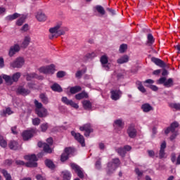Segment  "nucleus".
<instances>
[{"label":"nucleus","instance_id":"obj_1","mask_svg":"<svg viewBox=\"0 0 180 180\" xmlns=\"http://www.w3.org/2000/svg\"><path fill=\"white\" fill-rule=\"evenodd\" d=\"M61 26H62V23L60 22L56 26L49 30V32L51 34V36L50 37V39H53V37L57 39V37L60 36H63V34H65V32H67L68 29L66 27H63Z\"/></svg>","mask_w":180,"mask_h":180},{"label":"nucleus","instance_id":"obj_2","mask_svg":"<svg viewBox=\"0 0 180 180\" xmlns=\"http://www.w3.org/2000/svg\"><path fill=\"white\" fill-rule=\"evenodd\" d=\"M34 103L36 106L35 112L37 115H38L39 117H46V116H47V110L43 108L41 103H39L37 100L34 101Z\"/></svg>","mask_w":180,"mask_h":180},{"label":"nucleus","instance_id":"obj_3","mask_svg":"<svg viewBox=\"0 0 180 180\" xmlns=\"http://www.w3.org/2000/svg\"><path fill=\"white\" fill-rule=\"evenodd\" d=\"M24 158L27 161H29L25 164L26 167H28L29 168L37 167V162H36V161H37V157H36V155H25Z\"/></svg>","mask_w":180,"mask_h":180},{"label":"nucleus","instance_id":"obj_4","mask_svg":"<svg viewBox=\"0 0 180 180\" xmlns=\"http://www.w3.org/2000/svg\"><path fill=\"white\" fill-rule=\"evenodd\" d=\"M46 143H48V144L46 143L39 142L38 147H44V151L50 154L53 153V149L51 148V146H53V138H49L46 139Z\"/></svg>","mask_w":180,"mask_h":180},{"label":"nucleus","instance_id":"obj_5","mask_svg":"<svg viewBox=\"0 0 180 180\" xmlns=\"http://www.w3.org/2000/svg\"><path fill=\"white\" fill-rule=\"evenodd\" d=\"M17 18H19V19L17 20L16 24L18 25V26H22V25L25 23V20H26V15H20L15 13L7 17L8 20H15V19H17Z\"/></svg>","mask_w":180,"mask_h":180},{"label":"nucleus","instance_id":"obj_6","mask_svg":"<svg viewBox=\"0 0 180 180\" xmlns=\"http://www.w3.org/2000/svg\"><path fill=\"white\" fill-rule=\"evenodd\" d=\"M39 71L42 74H54V72L56 71V66H54V65L42 66L39 69Z\"/></svg>","mask_w":180,"mask_h":180},{"label":"nucleus","instance_id":"obj_7","mask_svg":"<svg viewBox=\"0 0 180 180\" xmlns=\"http://www.w3.org/2000/svg\"><path fill=\"white\" fill-rule=\"evenodd\" d=\"M179 126V124H178V122H173L170 127L167 128L165 131V134H168V133H169V131H172V133H174L171 136H170V140H174V139H175V137H176V132L175 131V129L176 127H178Z\"/></svg>","mask_w":180,"mask_h":180},{"label":"nucleus","instance_id":"obj_8","mask_svg":"<svg viewBox=\"0 0 180 180\" xmlns=\"http://www.w3.org/2000/svg\"><path fill=\"white\" fill-rule=\"evenodd\" d=\"M72 153H74V149L72 148H65L64 153L60 157V161L63 162H64V161H67Z\"/></svg>","mask_w":180,"mask_h":180},{"label":"nucleus","instance_id":"obj_9","mask_svg":"<svg viewBox=\"0 0 180 180\" xmlns=\"http://www.w3.org/2000/svg\"><path fill=\"white\" fill-rule=\"evenodd\" d=\"M80 131H85L84 136L86 137H89V134L94 131L91 124H85L84 125L79 127Z\"/></svg>","mask_w":180,"mask_h":180},{"label":"nucleus","instance_id":"obj_10","mask_svg":"<svg viewBox=\"0 0 180 180\" xmlns=\"http://www.w3.org/2000/svg\"><path fill=\"white\" fill-rule=\"evenodd\" d=\"M71 134L73 136L75 140H77V141L82 144V147H85V139H84V136L81 135L79 133H75L74 131L71 132Z\"/></svg>","mask_w":180,"mask_h":180},{"label":"nucleus","instance_id":"obj_11","mask_svg":"<svg viewBox=\"0 0 180 180\" xmlns=\"http://www.w3.org/2000/svg\"><path fill=\"white\" fill-rule=\"evenodd\" d=\"M25 64V59L23 58L20 57L18 58L14 62L11 63V67L12 68H20Z\"/></svg>","mask_w":180,"mask_h":180},{"label":"nucleus","instance_id":"obj_12","mask_svg":"<svg viewBox=\"0 0 180 180\" xmlns=\"http://www.w3.org/2000/svg\"><path fill=\"white\" fill-rule=\"evenodd\" d=\"M119 165H120V160L119 159L112 160V162H109L108 165V171H115Z\"/></svg>","mask_w":180,"mask_h":180},{"label":"nucleus","instance_id":"obj_13","mask_svg":"<svg viewBox=\"0 0 180 180\" xmlns=\"http://www.w3.org/2000/svg\"><path fill=\"white\" fill-rule=\"evenodd\" d=\"M70 166H71L72 169H74V171H75V172H77V174L79 178H84V172L82 171V169H81V167H79V166H78L75 163H72L70 165Z\"/></svg>","mask_w":180,"mask_h":180},{"label":"nucleus","instance_id":"obj_14","mask_svg":"<svg viewBox=\"0 0 180 180\" xmlns=\"http://www.w3.org/2000/svg\"><path fill=\"white\" fill-rule=\"evenodd\" d=\"M34 133H36V131L34 129H30V130L24 131L22 133L23 140L26 141V140H29V139H32Z\"/></svg>","mask_w":180,"mask_h":180},{"label":"nucleus","instance_id":"obj_15","mask_svg":"<svg viewBox=\"0 0 180 180\" xmlns=\"http://www.w3.org/2000/svg\"><path fill=\"white\" fill-rule=\"evenodd\" d=\"M62 102H63V103H65V105H69L70 106H72V108H75V109H78V108H79L78 104L74 103V101L71 100H68L67 97H63Z\"/></svg>","mask_w":180,"mask_h":180},{"label":"nucleus","instance_id":"obj_16","mask_svg":"<svg viewBox=\"0 0 180 180\" xmlns=\"http://www.w3.org/2000/svg\"><path fill=\"white\" fill-rule=\"evenodd\" d=\"M122 96V91L120 90H112L111 91V99L112 101H117Z\"/></svg>","mask_w":180,"mask_h":180},{"label":"nucleus","instance_id":"obj_17","mask_svg":"<svg viewBox=\"0 0 180 180\" xmlns=\"http://www.w3.org/2000/svg\"><path fill=\"white\" fill-rule=\"evenodd\" d=\"M127 134H129V136L131 137V139H134V137H136L137 131L136 129H134V126L131 125L128 128Z\"/></svg>","mask_w":180,"mask_h":180},{"label":"nucleus","instance_id":"obj_18","mask_svg":"<svg viewBox=\"0 0 180 180\" xmlns=\"http://www.w3.org/2000/svg\"><path fill=\"white\" fill-rule=\"evenodd\" d=\"M19 50H20V46H19L18 44H15L14 46H11L8 53L10 57H12L14 54H16Z\"/></svg>","mask_w":180,"mask_h":180},{"label":"nucleus","instance_id":"obj_19","mask_svg":"<svg viewBox=\"0 0 180 180\" xmlns=\"http://www.w3.org/2000/svg\"><path fill=\"white\" fill-rule=\"evenodd\" d=\"M131 150V147L130 146H126L124 148H120L117 150V153L120 154V155H124L126 154V151H130Z\"/></svg>","mask_w":180,"mask_h":180},{"label":"nucleus","instance_id":"obj_20","mask_svg":"<svg viewBox=\"0 0 180 180\" xmlns=\"http://www.w3.org/2000/svg\"><path fill=\"white\" fill-rule=\"evenodd\" d=\"M165 148H167V143L165 141H163L160 145V150L159 153L160 158H164L165 157Z\"/></svg>","mask_w":180,"mask_h":180},{"label":"nucleus","instance_id":"obj_21","mask_svg":"<svg viewBox=\"0 0 180 180\" xmlns=\"http://www.w3.org/2000/svg\"><path fill=\"white\" fill-rule=\"evenodd\" d=\"M33 78H37V79H43V77L38 76L37 75H36L34 73L26 75L27 81H32V79H33Z\"/></svg>","mask_w":180,"mask_h":180},{"label":"nucleus","instance_id":"obj_22","mask_svg":"<svg viewBox=\"0 0 180 180\" xmlns=\"http://www.w3.org/2000/svg\"><path fill=\"white\" fill-rule=\"evenodd\" d=\"M82 105H83V108L86 110H91V109H92V103H91V101L88 100L83 101Z\"/></svg>","mask_w":180,"mask_h":180},{"label":"nucleus","instance_id":"obj_23","mask_svg":"<svg viewBox=\"0 0 180 180\" xmlns=\"http://www.w3.org/2000/svg\"><path fill=\"white\" fill-rule=\"evenodd\" d=\"M36 18L37 20H39V22H44L47 19L46 15L41 12H38L36 15Z\"/></svg>","mask_w":180,"mask_h":180},{"label":"nucleus","instance_id":"obj_24","mask_svg":"<svg viewBox=\"0 0 180 180\" xmlns=\"http://www.w3.org/2000/svg\"><path fill=\"white\" fill-rule=\"evenodd\" d=\"M17 93L20 94V95H29V94H30V91L26 90L23 87L20 86L17 89Z\"/></svg>","mask_w":180,"mask_h":180},{"label":"nucleus","instance_id":"obj_25","mask_svg":"<svg viewBox=\"0 0 180 180\" xmlns=\"http://www.w3.org/2000/svg\"><path fill=\"white\" fill-rule=\"evenodd\" d=\"M30 43V37L29 36L25 37L24 40L21 44V47L26 49V47L29 46Z\"/></svg>","mask_w":180,"mask_h":180},{"label":"nucleus","instance_id":"obj_26","mask_svg":"<svg viewBox=\"0 0 180 180\" xmlns=\"http://www.w3.org/2000/svg\"><path fill=\"white\" fill-rule=\"evenodd\" d=\"M136 84L139 91H140V92H142V94H146V88H144V86H143V84L141 83V82L137 81Z\"/></svg>","mask_w":180,"mask_h":180},{"label":"nucleus","instance_id":"obj_27","mask_svg":"<svg viewBox=\"0 0 180 180\" xmlns=\"http://www.w3.org/2000/svg\"><path fill=\"white\" fill-rule=\"evenodd\" d=\"M84 98H88V94L85 91L79 93L75 96V98L77 99V101H81V99H84Z\"/></svg>","mask_w":180,"mask_h":180},{"label":"nucleus","instance_id":"obj_28","mask_svg":"<svg viewBox=\"0 0 180 180\" xmlns=\"http://www.w3.org/2000/svg\"><path fill=\"white\" fill-rule=\"evenodd\" d=\"M151 61L156 64V65H159V67H164V62L157 58H152Z\"/></svg>","mask_w":180,"mask_h":180},{"label":"nucleus","instance_id":"obj_29","mask_svg":"<svg viewBox=\"0 0 180 180\" xmlns=\"http://www.w3.org/2000/svg\"><path fill=\"white\" fill-rule=\"evenodd\" d=\"M101 63L103 65V67H105V70H109V68L105 66V64H108V56H106L105 55L101 56Z\"/></svg>","mask_w":180,"mask_h":180},{"label":"nucleus","instance_id":"obj_30","mask_svg":"<svg viewBox=\"0 0 180 180\" xmlns=\"http://www.w3.org/2000/svg\"><path fill=\"white\" fill-rule=\"evenodd\" d=\"M51 88L55 92H63V89H61V86L58 84H54Z\"/></svg>","mask_w":180,"mask_h":180},{"label":"nucleus","instance_id":"obj_31","mask_svg":"<svg viewBox=\"0 0 180 180\" xmlns=\"http://www.w3.org/2000/svg\"><path fill=\"white\" fill-rule=\"evenodd\" d=\"M9 148L11 150H18V148H19V145L18 144V142L15 141H11L9 143Z\"/></svg>","mask_w":180,"mask_h":180},{"label":"nucleus","instance_id":"obj_32","mask_svg":"<svg viewBox=\"0 0 180 180\" xmlns=\"http://www.w3.org/2000/svg\"><path fill=\"white\" fill-rule=\"evenodd\" d=\"M127 61H129V56H124L117 60L118 64H124Z\"/></svg>","mask_w":180,"mask_h":180},{"label":"nucleus","instance_id":"obj_33","mask_svg":"<svg viewBox=\"0 0 180 180\" xmlns=\"http://www.w3.org/2000/svg\"><path fill=\"white\" fill-rule=\"evenodd\" d=\"M2 78L4 80L6 81V84H8V85H11L12 84V77H11L10 76H8L6 75H2Z\"/></svg>","mask_w":180,"mask_h":180},{"label":"nucleus","instance_id":"obj_34","mask_svg":"<svg viewBox=\"0 0 180 180\" xmlns=\"http://www.w3.org/2000/svg\"><path fill=\"white\" fill-rule=\"evenodd\" d=\"M63 180H70L71 179V173L68 171H65L62 172Z\"/></svg>","mask_w":180,"mask_h":180},{"label":"nucleus","instance_id":"obj_35","mask_svg":"<svg viewBox=\"0 0 180 180\" xmlns=\"http://www.w3.org/2000/svg\"><path fill=\"white\" fill-rule=\"evenodd\" d=\"M141 108L143 112H150V110H153V107L148 103L143 104Z\"/></svg>","mask_w":180,"mask_h":180},{"label":"nucleus","instance_id":"obj_36","mask_svg":"<svg viewBox=\"0 0 180 180\" xmlns=\"http://www.w3.org/2000/svg\"><path fill=\"white\" fill-rule=\"evenodd\" d=\"M81 86H74V87H71L70 91V93L72 94H77V92H79L81 91Z\"/></svg>","mask_w":180,"mask_h":180},{"label":"nucleus","instance_id":"obj_37","mask_svg":"<svg viewBox=\"0 0 180 180\" xmlns=\"http://www.w3.org/2000/svg\"><path fill=\"white\" fill-rule=\"evenodd\" d=\"M0 146H1V147H3L4 148H5V147H6V146H8V143L4 139V136H2L1 135H0Z\"/></svg>","mask_w":180,"mask_h":180},{"label":"nucleus","instance_id":"obj_38","mask_svg":"<svg viewBox=\"0 0 180 180\" xmlns=\"http://www.w3.org/2000/svg\"><path fill=\"white\" fill-rule=\"evenodd\" d=\"M45 164H46V167H48V168H51V169H53V168H55L54 163H53V162H51V160H46L45 161Z\"/></svg>","mask_w":180,"mask_h":180},{"label":"nucleus","instance_id":"obj_39","mask_svg":"<svg viewBox=\"0 0 180 180\" xmlns=\"http://www.w3.org/2000/svg\"><path fill=\"white\" fill-rule=\"evenodd\" d=\"M19 78H20V73L17 72L15 73L13 77H11L12 79V82H18V80L19 79Z\"/></svg>","mask_w":180,"mask_h":180},{"label":"nucleus","instance_id":"obj_40","mask_svg":"<svg viewBox=\"0 0 180 180\" xmlns=\"http://www.w3.org/2000/svg\"><path fill=\"white\" fill-rule=\"evenodd\" d=\"M39 98L43 103H44L45 105H47V103H49V98L46 97V95L42 94L39 96Z\"/></svg>","mask_w":180,"mask_h":180},{"label":"nucleus","instance_id":"obj_41","mask_svg":"<svg viewBox=\"0 0 180 180\" xmlns=\"http://www.w3.org/2000/svg\"><path fill=\"white\" fill-rule=\"evenodd\" d=\"M1 172L4 176L6 178V180H12V177L11 176V174H8V172H6V170L3 169Z\"/></svg>","mask_w":180,"mask_h":180},{"label":"nucleus","instance_id":"obj_42","mask_svg":"<svg viewBox=\"0 0 180 180\" xmlns=\"http://www.w3.org/2000/svg\"><path fill=\"white\" fill-rule=\"evenodd\" d=\"M96 11L98 12V13H101V15H105V9L103 7L101 6H96Z\"/></svg>","mask_w":180,"mask_h":180},{"label":"nucleus","instance_id":"obj_43","mask_svg":"<svg viewBox=\"0 0 180 180\" xmlns=\"http://www.w3.org/2000/svg\"><path fill=\"white\" fill-rule=\"evenodd\" d=\"M115 124L117 126V127H120V129L123 128V126H124V124L122 121V120H117L115 122Z\"/></svg>","mask_w":180,"mask_h":180},{"label":"nucleus","instance_id":"obj_44","mask_svg":"<svg viewBox=\"0 0 180 180\" xmlns=\"http://www.w3.org/2000/svg\"><path fill=\"white\" fill-rule=\"evenodd\" d=\"M169 106L170 108H172V109H175V110H180L179 103H171Z\"/></svg>","mask_w":180,"mask_h":180},{"label":"nucleus","instance_id":"obj_45","mask_svg":"<svg viewBox=\"0 0 180 180\" xmlns=\"http://www.w3.org/2000/svg\"><path fill=\"white\" fill-rule=\"evenodd\" d=\"M85 72H86V69H84L83 70H79L76 73V78H79L81 77V75H82V74H85Z\"/></svg>","mask_w":180,"mask_h":180},{"label":"nucleus","instance_id":"obj_46","mask_svg":"<svg viewBox=\"0 0 180 180\" xmlns=\"http://www.w3.org/2000/svg\"><path fill=\"white\" fill-rule=\"evenodd\" d=\"M172 79H169L167 81L165 82V86L169 88V86H172Z\"/></svg>","mask_w":180,"mask_h":180},{"label":"nucleus","instance_id":"obj_47","mask_svg":"<svg viewBox=\"0 0 180 180\" xmlns=\"http://www.w3.org/2000/svg\"><path fill=\"white\" fill-rule=\"evenodd\" d=\"M126 50H127V44H122L120 47V53H124Z\"/></svg>","mask_w":180,"mask_h":180},{"label":"nucleus","instance_id":"obj_48","mask_svg":"<svg viewBox=\"0 0 180 180\" xmlns=\"http://www.w3.org/2000/svg\"><path fill=\"white\" fill-rule=\"evenodd\" d=\"M32 124L34 126H39L40 124V119L34 118L32 120Z\"/></svg>","mask_w":180,"mask_h":180},{"label":"nucleus","instance_id":"obj_49","mask_svg":"<svg viewBox=\"0 0 180 180\" xmlns=\"http://www.w3.org/2000/svg\"><path fill=\"white\" fill-rule=\"evenodd\" d=\"M148 41L150 44L154 43V37L150 34L148 35Z\"/></svg>","mask_w":180,"mask_h":180},{"label":"nucleus","instance_id":"obj_50","mask_svg":"<svg viewBox=\"0 0 180 180\" xmlns=\"http://www.w3.org/2000/svg\"><path fill=\"white\" fill-rule=\"evenodd\" d=\"M41 131H46L47 129H49V124H42L41 125Z\"/></svg>","mask_w":180,"mask_h":180},{"label":"nucleus","instance_id":"obj_51","mask_svg":"<svg viewBox=\"0 0 180 180\" xmlns=\"http://www.w3.org/2000/svg\"><path fill=\"white\" fill-rule=\"evenodd\" d=\"M65 72L64 71H59L57 73L58 78H63V77H65Z\"/></svg>","mask_w":180,"mask_h":180},{"label":"nucleus","instance_id":"obj_52","mask_svg":"<svg viewBox=\"0 0 180 180\" xmlns=\"http://www.w3.org/2000/svg\"><path fill=\"white\" fill-rule=\"evenodd\" d=\"M166 81H167V78L161 77L160 79H158V84H164V85H165Z\"/></svg>","mask_w":180,"mask_h":180},{"label":"nucleus","instance_id":"obj_53","mask_svg":"<svg viewBox=\"0 0 180 180\" xmlns=\"http://www.w3.org/2000/svg\"><path fill=\"white\" fill-rule=\"evenodd\" d=\"M5 67V62L4 61V58L0 57V68H4Z\"/></svg>","mask_w":180,"mask_h":180},{"label":"nucleus","instance_id":"obj_54","mask_svg":"<svg viewBox=\"0 0 180 180\" xmlns=\"http://www.w3.org/2000/svg\"><path fill=\"white\" fill-rule=\"evenodd\" d=\"M22 32H27L29 30V25L27 24H25L21 29Z\"/></svg>","mask_w":180,"mask_h":180},{"label":"nucleus","instance_id":"obj_55","mask_svg":"<svg viewBox=\"0 0 180 180\" xmlns=\"http://www.w3.org/2000/svg\"><path fill=\"white\" fill-rule=\"evenodd\" d=\"M13 112L11 108H6V111L4 112V115H12Z\"/></svg>","mask_w":180,"mask_h":180},{"label":"nucleus","instance_id":"obj_56","mask_svg":"<svg viewBox=\"0 0 180 180\" xmlns=\"http://www.w3.org/2000/svg\"><path fill=\"white\" fill-rule=\"evenodd\" d=\"M135 172L138 175V176H141V175H143V172H140L138 168L135 169Z\"/></svg>","mask_w":180,"mask_h":180},{"label":"nucleus","instance_id":"obj_57","mask_svg":"<svg viewBox=\"0 0 180 180\" xmlns=\"http://www.w3.org/2000/svg\"><path fill=\"white\" fill-rule=\"evenodd\" d=\"M145 84H154V80L151 79H146L145 82H144Z\"/></svg>","mask_w":180,"mask_h":180},{"label":"nucleus","instance_id":"obj_58","mask_svg":"<svg viewBox=\"0 0 180 180\" xmlns=\"http://www.w3.org/2000/svg\"><path fill=\"white\" fill-rule=\"evenodd\" d=\"M100 150H105V143H100L98 144Z\"/></svg>","mask_w":180,"mask_h":180},{"label":"nucleus","instance_id":"obj_59","mask_svg":"<svg viewBox=\"0 0 180 180\" xmlns=\"http://www.w3.org/2000/svg\"><path fill=\"white\" fill-rule=\"evenodd\" d=\"M15 163L17 164V165H25V162L22 160H17Z\"/></svg>","mask_w":180,"mask_h":180},{"label":"nucleus","instance_id":"obj_60","mask_svg":"<svg viewBox=\"0 0 180 180\" xmlns=\"http://www.w3.org/2000/svg\"><path fill=\"white\" fill-rule=\"evenodd\" d=\"M11 131L13 134H18V131H16V127H13L11 128Z\"/></svg>","mask_w":180,"mask_h":180},{"label":"nucleus","instance_id":"obj_61","mask_svg":"<svg viewBox=\"0 0 180 180\" xmlns=\"http://www.w3.org/2000/svg\"><path fill=\"white\" fill-rule=\"evenodd\" d=\"M148 154L149 155V157H154L155 153L153 150H148Z\"/></svg>","mask_w":180,"mask_h":180},{"label":"nucleus","instance_id":"obj_62","mask_svg":"<svg viewBox=\"0 0 180 180\" xmlns=\"http://www.w3.org/2000/svg\"><path fill=\"white\" fill-rule=\"evenodd\" d=\"M37 180H46V178L43 177L41 175H37Z\"/></svg>","mask_w":180,"mask_h":180},{"label":"nucleus","instance_id":"obj_63","mask_svg":"<svg viewBox=\"0 0 180 180\" xmlns=\"http://www.w3.org/2000/svg\"><path fill=\"white\" fill-rule=\"evenodd\" d=\"M96 167L99 169V168H101V161L98 160L96 162Z\"/></svg>","mask_w":180,"mask_h":180},{"label":"nucleus","instance_id":"obj_64","mask_svg":"<svg viewBox=\"0 0 180 180\" xmlns=\"http://www.w3.org/2000/svg\"><path fill=\"white\" fill-rule=\"evenodd\" d=\"M5 164H6V165H11V164H12V160H6L5 161Z\"/></svg>","mask_w":180,"mask_h":180}]
</instances>
